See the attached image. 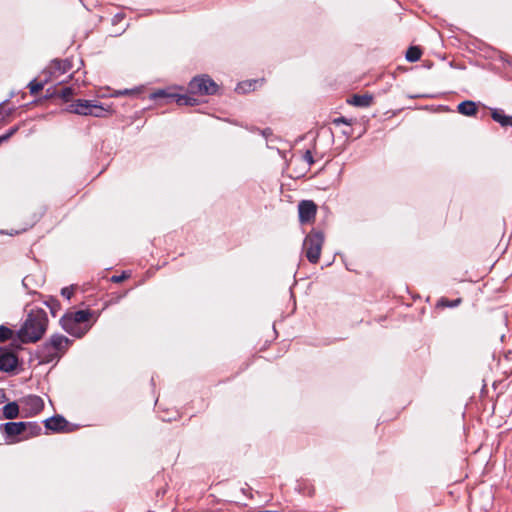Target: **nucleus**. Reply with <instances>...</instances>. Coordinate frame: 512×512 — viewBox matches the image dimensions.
Masks as SVG:
<instances>
[{
  "instance_id": "nucleus-1",
  "label": "nucleus",
  "mask_w": 512,
  "mask_h": 512,
  "mask_svg": "<svg viewBox=\"0 0 512 512\" xmlns=\"http://www.w3.org/2000/svg\"><path fill=\"white\" fill-rule=\"evenodd\" d=\"M47 326L48 318L45 310L41 308L30 309L16 336L24 344L36 343L45 334Z\"/></svg>"
},
{
  "instance_id": "nucleus-2",
  "label": "nucleus",
  "mask_w": 512,
  "mask_h": 512,
  "mask_svg": "<svg viewBox=\"0 0 512 512\" xmlns=\"http://www.w3.org/2000/svg\"><path fill=\"white\" fill-rule=\"evenodd\" d=\"M323 243L324 233L320 230L312 229V231L306 235L303 242V249L310 263L317 264L319 262Z\"/></svg>"
},
{
  "instance_id": "nucleus-3",
  "label": "nucleus",
  "mask_w": 512,
  "mask_h": 512,
  "mask_svg": "<svg viewBox=\"0 0 512 512\" xmlns=\"http://www.w3.org/2000/svg\"><path fill=\"white\" fill-rule=\"evenodd\" d=\"M218 89V84L207 74L193 77L187 87L190 94L196 95H215Z\"/></svg>"
},
{
  "instance_id": "nucleus-4",
  "label": "nucleus",
  "mask_w": 512,
  "mask_h": 512,
  "mask_svg": "<svg viewBox=\"0 0 512 512\" xmlns=\"http://www.w3.org/2000/svg\"><path fill=\"white\" fill-rule=\"evenodd\" d=\"M195 94H178L166 89H159L150 94L152 100L165 99V103L175 102L178 106H196L199 100L194 97Z\"/></svg>"
},
{
  "instance_id": "nucleus-5",
  "label": "nucleus",
  "mask_w": 512,
  "mask_h": 512,
  "mask_svg": "<svg viewBox=\"0 0 512 512\" xmlns=\"http://www.w3.org/2000/svg\"><path fill=\"white\" fill-rule=\"evenodd\" d=\"M19 363L17 354L8 347H0V371L13 372Z\"/></svg>"
},
{
  "instance_id": "nucleus-6",
  "label": "nucleus",
  "mask_w": 512,
  "mask_h": 512,
  "mask_svg": "<svg viewBox=\"0 0 512 512\" xmlns=\"http://www.w3.org/2000/svg\"><path fill=\"white\" fill-rule=\"evenodd\" d=\"M72 61L70 59H54L50 65L42 71V75L50 77H59L72 69Z\"/></svg>"
},
{
  "instance_id": "nucleus-7",
  "label": "nucleus",
  "mask_w": 512,
  "mask_h": 512,
  "mask_svg": "<svg viewBox=\"0 0 512 512\" xmlns=\"http://www.w3.org/2000/svg\"><path fill=\"white\" fill-rule=\"evenodd\" d=\"M44 427L54 433H69L74 430L72 424H70L62 415H54L43 421Z\"/></svg>"
},
{
  "instance_id": "nucleus-8",
  "label": "nucleus",
  "mask_w": 512,
  "mask_h": 512,
  "mask_svg": "<svg viewBox=\"0 0 512 512\" xmlns=\"http://www.w3.org/2000/svg\"><path fill=\"white\" fill-rule=\"evenodd\" d=\"M1 431L6 437L9 439V443H16L22 440V438H15L20 435H24L25 432V422H6L1 425Z\"/></svg>"
},
{
  "instance_id": "nucleus-9",
  "label": "nucleus",
  "mask_w": 512,
  "mask_h": 512,
  "mask_svg": "<svg viewBox=\"0 0 512 512\" xmlns=\"http://www.w3.org/2000/svg\"><path fill=\"white\" fill-rule=\"evenodd\" d=\"M59 323L64 331H66L68 334H70L76 338H82L86 334L88 329L90 328V326H89L86 329H82L80 326H78V324L75 321H73V318L69 314V312H66L60 318Z\"/></svg>"
},
{
  "instance_id": "nucleus-10",
  "label": "nucleus",
  "mask_w": 512,
  "mask_h": 512,
  "mask_svg": "<svg viewBox=\"0 0 512 512\" xmlns=\"http://www.w3.org/2000/svg\"><path fill=\"white\" fill-rule=\"evenodd\" d=\"M317 205L312 200H302L298 205L299 222L301 224L314 221Z\"/></svg>"
},
{
  "instance_id": "nucleus-11",
  "label": "nucleus",
  "mask_w": 512,
  "mask_h": 512,
  "mask_svg": "<svg viewBox=\"0 0 512 512\" xmlns=\"http://www.w3.org/2000/svg\"><path fill=\"white\" fill-rule=\"evenodd\" d=\"M35 354L40 364H48L60 358V355L51 347L48 340L38 346Z\"/></svg>"
},
{
  "instance_id": "nucleus-12",
  "label": "nucleus",
  "mask_w": 512,
  "mask_h": 512,
  "mask_svg": "<svg viewBox=\"0 0 512 512\" xmlns=\"http://www.w3.org/2000/svg\"><path fill=\"white\" fill-rule=\"evenodd\" d=\"M51 347L56 351L60 357L68 350L70 345L72 344V341L59 333L53 334L48 339Z\"/></svg>"
},
{
  "instance_id": "nucleus-13",
  "label": "nucleus",
  "mask_w": 512,
  "mask_h": 512,
  "mask_svg": "<svg viewBox=\"0 0 512 512\" xmlns=\"http://www.w3.org/2000/svg\"><path fill=\"white\" fill-rule=\"evenodd\" d=\"M23 403L31 415H37L44 409V401L38 395H29L24 398Z\"/></svg>"
},
{
  "instance_id": "nucleus-14",
  "label": "nucleus",
  "mask_w": 512,
  "mask_h": 512,
  "mask_svg": "<svg viewBox=\"0 0 512 512\" xmlns=\"http://www.w3.org/2000/svg\"><path fill=\"white\" fill-rule=\"evenodd\" d=\"M92 103V100L78 99L70 105L69 111L79 115L91 116Z\"/></svg>"
},
{
  "instance_id": "nucleus-15",
  "label": "nucleus",
  "mask_w": 512,
  "mask_h": 512,
  "mask_svg": "<svg viewBox=\"0 0 512 512\" xmlns=\"http://www.w3.org/2000/svg\"><path fill=\"white\" fill-rule=\"evenodd\" d=\"M491 118L500 124L501 127H512V116L506 115L503 109L490 108Z\"/></svg>"
},
{
  "instance_id": "nucleus-16",
  "label": "nucleus",
  "mask_w": 512,
  "mask_h": 512,
  "mask_svg": "<svg viewBox=\"0 0 512 512\" xmlns=\"http://www.w3.org/2000/svg\"><path fill=\"white\" fill-rule=\"evenodd\" d=\"M347 102L356 107H369L373 102V96L367 93L362 95L354 94Z\"/></svg>"
},
{
  "instance_id": "nucleus-17",
  "label": "nucleus",
  "mask_w": 512,
  "mask_h": 512,
  "mask_svg": "<svg viewBox=\"0 0 512 512\" xmlns=\"http://www.w3.org/2000/svg\"><path fill=\"white\" fill-rule=\"evenodd\" d=\"M478 110L477 104L471 100H465L458 104L457 111L465 116H474Z\"/></svg>"
},
{
  "instance_id": "nucleus-18",
  "label": "nucleus",
  "mask_w": 512,
  "mask_h": 512,
  "mask_svg": "<svg viewBox=\"0 0 512 512\" xmlns=\"http://www.w3.org/2000/svg\"><path fill=\"white\" fill-rule=\"evenodd\" d=\"M42 432V427L38 422H25V432L22 439H29L39 436Z\"/></svg>"
},
{
  "instance_id": "nucleus-19",
  "label": "nucleus",
  "mask_w": 512,
  "mask_h": 512,
  "mask_svg": "<svg viewBox=\"0 0 512 512\" xmlns=\"http://www.w3.org/2000/svg\"><path fill=\"white\" fill-rule=\"evenodd\" d=\"M94 313L95 312L91 311L90 309L69 312V314L73 318V321H75L78 324V326L82 323L88 322L92 318Z\"/></svg>"
},
{
  "instance_id": "nucleus-20",
  "label": "nucleus",
  "mask_w": 512,
  "mask_h": 512,
  "mask_svg": "<svg viewBox=\"0 0 512 512\" xmlns=\"http://www.w3.org/2000/svg\"><path fill=\"white\" fill-rule=\"evenodd\" d=\"M2 411L5 419H15L19 416V405L16 401L9 402L3 406Z\"/></svg>"
},
{
  "instance_id": "nucleus-21",
  "label": "nucleus",
  "mask_w": 512,
  "mask_h": 512,
  "mask_svg": "<svg viewBox=\"0 0 512 512\" xmlns=\"http://www.w3.org/2000/svg\"><path fill=\"white\" fill-rule=\"evenodd\" d=\"M44 76H45L44 79H42L40 81H38L37 79H33L32 81H30L28 83L27 87L30 90V94L36 95L50 81V77H48L47 75H44Z\"/></svg>"
},
{
  "instance_id": "nucleus-22",
  "label": "nucleus",
  "mask_w": 512,
  "mask_h": 512,
  "mask_svg": "<svg viewBox=\"0 0 512 512\" xmlns=\"http://www.w3.org/2000/svg\"><path fill=\"white\" fill-rule=\"evenodd\" d=\"M44 304L48 307L50 310V313L53 317H56L58 312L61 310V303L60 301L52 296H49L45 301Z\"/></svg>"
},
{
  "instance_id": "nucleus-23",
  "label": "nucleus",
  "mask_w": 512,
  "mask_h": 512,
  "mask_svg": "<svg viewBox=\"0 0 512 512\" xmlns=\"http://www.w3.org/2000/svg\"><path fill=\"white\" fill-rule=\"evenodd\" d=\"M422 50L418 46H410L405 54V58L408 62H416L421 58Z\"/></svg>"
},
{
  "instance_id": "nucleus-24",
  "label": "nucleus",
  "mask_w": 512,
  "mask_h": 512,
  "mask_svg": "<svg viewBox=\"0 0 512 512\" xmlns=\"http://www.w3.org/2000/svg\"><path fill=\"white\" fill-rule=\"evenodd\" d=\"M257 84V80H247V81H243V82H240L237 87H236V91L238 93H248L252 90L255 89V86Z\"/></svg>"
},
{
  "instance_id": "nucleus-25",
  "label": "nucleus",
  "mask_w": 512,
  "mask_h": 512,
  "mask_svg": "<svg viewBox=\"0 0 512 512\" xmlns=\"http://www.w3.org/2000/svg\"><path fill=\"white\" fill-rule=\"evenodd\" d=\"M462 302V298H457L454 300H450L448 298L442 297L437 302V307L441 308H454L460 305Z\"/></svg>"
},
{
  "instance_id": "nucleus-26",
  "label": "nucleus",
  "mask_w": 512,
  "mask_h": 512,
  "mask_svg": "<svg viewBox=\"0 0 512 512\" xmlns=\"http://www.w3.org/2000/svg\"><path fill=\"white\" fill-rule=\"evenodd\" d=\"M109 112L107 108H105L101 103H98L97 101H93L92 103V110H91V116L94 117H104Z\"/></svg>"
},
{
  "instance_id": "nucleus-27",
  "label": "nucleus",
  "mask_w": 512,
  "mask_h": 512,
  "mask_svg": "<svg viewBox=\"0 0 512 512\" xmlns=\"http://www.w3.org/2000/svg\"><path fill=\"white\" fill-rule=\"evenodd\" d=\"M14 331L5 325H0V343H4L13 338Z\"/></svg>"
},
{
  "instance_id": "nucleus-28",
  "label": "nucleus",
  "mask_w": 512,
  "mask_h": 512,
  "mask_svg": "<svg viewBox=\"0 0 512 512\" xmlns=\"http://www.w3.org/2000/svg\"><path fill=\"white\" fill-rule=\"evenodd\" d=\"M73 94L74 90L72 87H63L60 90L58 89V98H61L64 102L70 101Z\"/></svg>"
},
{
  "instance_id": "nucleus-29",
  "label": "nucleus",
  "mask_w": 512,
  "mask_h": 512,
  "mask_svg": "<svg viewBox=\"0 0 512 512\" xmlns=\"http://www.w3.org/2000/svg\"><path fill=\"white\" fill-rule=\"evenodd\" d=\"M7 102L8 100H5L0 103V122L4 121L6 117H10L15 111V108H5Z\"/></svg>"
},
{
  "instance_id": "nucleus-30",
  "label": "nucleus",
  "mask_w": 512,
  "mask_h": 512,
  "mask_svg": "<svg viewBox=\"0 0 512 512\" xmlns=\"http://www.w3.org/2000/svg\"><path fill=\"white\" fill-rule=\"evenodd\" d=\"M354 120L351 118H346L344 116H340L337 118H334L332 120V123L336 126H339L340 124H345L347 126H351L353 124Z\"/></svg>"
},
{
  "instance_id": "nucleus-31",
  "label": "nucleus",
  "mask_w": 512,
  "mask_h": 512,
  "mask_svg": "<svg viewBox=\"0 0 512 512\" xmlns=\"http://www.w3.org/2000/svg\"><path fill=\"white\" fill-rule=\"evenodd\" d=\"M18 131V126L11 127L5 134L0 136V145L6 141H8L16 132Z\"/></svg>"
},
{
  "instance_id": "nucleus-32",
  "label": "nucleus",
  "mask_w": 512,
  "mask_h": 512,
  "mask_svg": "<svg viewBox=\"0 0 512 512\" xmlns=\"http://www.w3.org/2000/svg\"><path fill=\"white\" fill-rule=\"evenodd\" d=\"M142 91V88H133V89H124L117 91L116 95H129V96H138Z\"/></svg>"
},
{
  "instance_id": "nucleus-33",
  "label": "nucleus",
  "mask_w": 512,
  "mask_h": 512,
  "mask_svg": "<svg viewBox=\"0 0 512 512\" xmlns=\"http://www.w3.org/2000/svg\"><path fill=\"white\" fill-rule=\"evenodd\" d=\"M131 274L130 272L128 271H123L121 273V275H113L111 278H110V281L113 282V283H120L128 278H130Z\"/></svg>"
},
{
  "instance_id": "nucleus-34",
  "label": "nucleus",
  "mask_w": 512,
  "mask_h": 512,
  "mask_svg": "<svg viewBox=\"0 0 512 512\" xmlns=\"http://www.w3.org/2000/svg\"><path fill=\"white\" fill-rule=\"evenodd\" d=\"M74 293V286L71 285V286H68V287H63L61 289V295L66 298L67 300H70L72 295Z\"/></svg>"
},
{
  "instance_id": "nucleus-35",
  "label": "nucleus",
  "mask_w": 512,
  "mask_h": 512,
  "mask_svg": "<svg viewBox=\"0 0 512 512\" xmlns=\"http://www.w3.org/2000/svg\"><path fill=\"white\" fill-rule=\"evenodd\" d=\"M58 97V89L56 87H50L46 90L44 99H52Z\"/></svg>"
},
{
  "instance_id": "nucleus-36",
  "label": "nucleus",
  "mask_w": 512,
  "mask_h": 512,
  "mask_svg": "<svg viewBox=\"0 0 512 512\" xmlns=\"http://www.w3.org/2000/svg\"><path fill=\"white\" fill-rule=\"evenodd\" d=\"M11 340L12 341H11L10 345L8 346V348H11L14 352L16 350L22 349L21 344H23V343L18 339V337L16 339L12 338Z\"/></svg>"
},
{
  "instance_id": "nucleus-37",
  "label": "nucleus",
  "mask_w": 512,
  "mask_h": 512,
  "mask_svg": "<svg viewBox=\"0 0 512 512\" xmlns=\"http://www.w3.org/2000/svg\"><path fill=\"white\" fill-rule=\"evenodd\" d=\"M303 159L309 164V165H312L314 163V158H313V155H312V152L310 150H306L304 155H303Z\"/></svg>"
},
{
  "instance_id": "nucleus-38",
  "label": "nucleus",
  "mask_w": 512,
  "mask_h": 512,
  "mask_svg": "<svg viewBox=\"0 0 512 512\" xmlns=\"http://www.w3.org/2000/svg\"><path fill=\"white\" fill-rule=\"evenodd\" d=\"M30 280H31V279H30V277H29V276L24 277V278H23V280H22V285H23V287H24L25 289H27V290H28V292H29V293L37 294L36 292H33V291H30V290H29V281H30Z\"/></svg>"
},
{
  "instance_id": "nucleus-39",
  "label": "nucleus",
  "mask_w": 512,
  "mask_h": 512,
  "mask_svg": "<svg viewBox=\"0 0 512 512\" xmlns=\"http://www.w3.org/2000/svg\"><path fill=\"white\" fill-rule=\"evenodd\" d=\"M123 17H124V15H123V14H119V13H118V14H116V15L114 16V21H113V22H114V23H116V22L120 21L121 19H123Z\"/></svg>"
},
{
  "instance_id": "nucleus-40",
  "label": "nucleus",
  "mask_w": 512,
  "mask_h": 512,
  "mask_svg": "<svg viewBox=\"0 0 512 512\" xmlns=\"http://www.w3.org/2000/svg\"><path fill=\"white\" fill-rule=\"evenodd\" d=\"M262 134L267 137L268 135H271L272 134V131L270 128H266L262 131Z\"/></svg>"
},
{
  "instance_id": "nucleus-41",
  "label": "nucleus",
  "mask_w": 512,
  "mask_h": 512,
  "mask_svg": "<svg viewBox=\"0 0 512 512\" xmlns=\"http://www.w3.org/2000/svg\"><path fill=\"white\" fill-rule=\"evenodd\" d=\"M343 134L346 136V137H350L352 136V129H345L343 130Z\"/></svg>"
},
{
  "instance_id": "nucleus-42",
  "label": "nucleus",
  "mask_w": 512,
  "mask_h": 512,
  "mask_svg": "<svg viewBox=\"0 0 512 512\" xmlns=\"http://www.w3.org/2000/svg\"><path fill=\"white\" fill-rule=\"evenodd\" d=\"M241 491L245 494L247 492V489L246 488H242Z\"/></svg>"
}]
</instances>
